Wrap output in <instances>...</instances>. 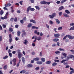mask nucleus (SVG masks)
I'll return each instance as SVG.
<instances>
[{
    "mask_svg": "<svg viewBox=\"0 0 74 74\" xmlns=\"http://www.w3.org/2000/svg\"><path fill=\"white\" fill-rule=\"evenodd\" d=\"M40 3L41 4H48V5H49V4H50L51 3V2H47L45 1H41L40 2Z\"/></svg>",
    "mask_w": 74,
    "mask_h": 74,
    "instance_id": "nucleus-1",
    "label": "nucleus"
},
{
    "mask_svg": "<svg viewBox=\"0 0 74 74\" xmlns=\"http://www.w3.org/2000/svg\"><path fill=\"white\" fill-rule=\"evenodd\" d=\"M31 6H29L27 8V12H28L29 10L31 11H34L35 9L34 8H31Z\"/></svg>",
    "mask_w": 74,
    "mask_h": 74,
    "instance_id": "nucleus-2",
    "label": "nucleus"
},
{
    "mask_svg": "<svg viewBox=\"0 0 74 74\" xmlns=\"http://www.w3.org/2000/svg\"><path fill=\"white\" fill-rule=\"evenodd\" d=\"M52 15H49V17L50 19H53L54 18V16H56V13H53L52 14Z\"/></svg>",
    "mask_w": 74,
    "mask_h": 74,
    "instance_id": "nucleus-3",
    "label": "nucleus"
},
{
    "mask_svg": "<svg viewBox=\"0 0 74 74\" xmlns=\"http://www.w3.org/2000/svg\"><path fill=\"white\" fill-rule=\"evenodd\" d=\"M13 62L14 63L13 64V66H15L16 65V60L15 58H14L12 60Z\"/></svg>",
    "mask_w": 74,
    "mask_h": 74,
    "instance_id": "nucleus-4",
    "label": "nucleus"
},
{
    "mask_svg": "<svg viewBox=\"0 0 74 74\" xmlns=\"http://www.w3.org/2000/svg\"><path fill=\"white\" fill-rule=\"evenodd\" d=\"M22 56V54L21 53H18V57L19 59H21Z\"/></svg>",
    "mask_w": 74,
    "mask_h": 74,
    "instance_id": "nucleus-5",
    "label": "nucleus"
},
{
    "mask_svg": "<svg viewBox=\"0 0 74 74\" xmlns=\"http://www.w3.org/2000/svg\"><path fill=\"white\" fill-rule=\"evenodd\" d=\"M11 5V4L10 3H7L5 4V7H10Z\"/></svg>",
    "mask_w": 74,
    "mask_h": 74,
    "instance_id": "nucleus-6",
    "label": "nucleus"
},
{
    "mask_svg": "<svg viewBox=\"0 0 74 74\" xmlns=\"http://www.w3.org/2000/svg\"><path fill=\"white\" fill-rule=\"evenodd\" d=\"M54 36L55 37L58 38L60 36V34H54Z\"/></svg>",
    "mask_w": 74,
    "mask_h": 74,
    "instance_id": "nucleus-7",
    "label": "nucleus"
},
{
    "mask_svg": "<svg viewBox=\"0 0 74 74\" xmlns=\"http://www.w3.org/2000/svg\"><path fill=\"white\" fill-rule=\"evenodd\" d=\"M59 39L58 38H55V39H53L52 40L53 41H54V42H56L57 41H59Z\"/></svg>",
    "mask_w": 74,
    "mask_h": 74,
    "instance_id": "nucleus-8",
    "label": "nucleus"
},
{
    "mask_svg": "<svg viewBox=\"0 0 74 74\" xmlns=\"http://www.w3.org/2000/svg\"><path fill=\"white\" fill-rule=\"evenodd\" d=\"M27 66L28 67L31 68V67H33V65H32V64H29L27 65Z\"/></svg>",
    "mask_w": 74,
    "mask_h": 74,
    "instance_id": "nucleus-9",
    "label": "nucleus"
},
{
    "mask_svg": "<svg viewBox=\"0 0 74 74\" xmlns=\"http://www.w3.org/2000/svg\"><path fill=\"white\" fill-rule=\"evenodd\" d=\"M24 42H23L24 44H25V45H27V43H28V41L27 40H24Z\"/></svg>",
    "mask_w": 74,
    "mask_h": 74,
    "instance_id": "nucleus-10",
    "label": "nucleus"
},
{
    "mask_svg": "<svg viewBox=\"0 0 74 74\" xmlns=\"http://www.w3.org/2000/svg\"><path fill=\"white\" fill-rule=\"evenodd\" d=\"M22 61L23 63H25V59L23 57H22L21 58Z\"/></svg>",
    "mask_w": 74,
    "mask_h": 74,
    "instance_id": "nucleus-11",
    "label": "nucleus"
},
{
    "mask_svg": "<svg viewBox=\"0 0 74 74\" xmlns=\"http://www.w3.org/2000/svg\"><path fill=\"white\" fill-rule=\"evenodd\" d=\"M63 8H64V7H63V6H60V7L59 8L58 10L59 11H61V10H62Z\"/></svg>",
    "mask_w": 74,
    "mask_h": 74,
    "instance_id": "nucleus-12",
    "label": "nucleus"
},
{
    "mask_svg": "<svg viewBox=\"0 0 74 74\" xmlns=\"http://www.w3.org/2000/svg\"><path fill=\"white\" fill-rule=\"evenodd\" d=\"M36 63L38 64H42V62L41 61H37L36 62Z\"/></svg>",
    "mask_w": 74,
    "mask_h": 74,
    "instance_id": "nucleus-13",
    "label": "nucleus"
},
{
    "mask_svg": "<svg viewBox=\"0 0 74 74\" xmlns=\"http://www.w3.org/2000/svg\"><path fill=\"white\" fill-rule=\"evenodd\" d=\"M70 59H72V58H74V56L73 55H70L69 56Z\"/></svg>",
    "mask_w": 74,
    "mask_h": 74,
    "instance_id": "nucleus-14",
    "label": "nucleus"
},
{
    "mask_svg": "<svg viewBox=\"0 0 74 74\" xmlns=\"http://www.w3.org/2000/svg\"><path fill=\"white\" fill-rule=\"evenodd\" d=\"M63 15H64V16L65 17H67V18H69V15L66 13L63 14Z\"/></svg>",
    "mask_w": 74,
    "mask_h": 74,
    "instance_id": "nucleus-15",
    "label": "nucleus"
},
{
    "mask_svg": "<svg viewBox=\"0 0 74 74\" xmlns=\"http://www.w3.org/2000/svg\"><path fill=\"white\" fill-rule=\"evenodd\" d=\"M30 21L31 22H32V23H36V21H35L33 20V19H32V20H30Z\"/></svg>",
    "mask_w": 74,
    "mask_h": 74,
    "instance_id": "nucleus-16",
    "label": "nucleus"
},
{
    "mask_svg": "<svg viewBox=\"0 0 74 74\" xmlns=\"http://www.w3.org/2000/svg\"><path fill=\"white\" fill-rule=\"evenodd\" d=\"M68 37L70 40L71 39H73V37L70 36V35H67Z\"/></svg>",
    "mask_w": 74,
    "mask_h": 74,
    "instance_id": "nucleus-17",
    "label": "nucleus"
},
{
    "mask_svg": "<svg viewBox=\"0 0 74 74\" xmlns=\"http://www.w3.org/2000/svg\"><path fill=\"white\" fill-rule=\"evenodd\" d=\"M33 60L35 61H38L39 60V58H36L33 59Z\"/></svg>",
    "mask_w": 74,
    "mask_h": 74,
    "instance_id": "nucleus-18",
    "label": "nucleus"
},
{
    "mask_svg": "<svg viewBox=\"0 0 74 74\" xmlns=\"http://www.w3.org/2000/svg\"><path fill=\"white\" fill-rule=\"evenodd\" d=\"M56 22L57 24H60V21L58 20V19H56Z\"/></svg>",
    "mask_w": 74,
    "mask_h": 74,
    "instance_id": "nucleus-19",
    "label": "nucleus"
},
{
    "mask_svg": "<svg viewBox=\"0 0 74 74\" xmlns=\"http://www.w3.org/2000/svg\"><path fill=\"white\" fill-rule=\"evenodd\" d=\"M65 11L66 14H70V12L67 10H66Z\"/></svg>",
    "mask_w": 74,
    "mask_h": 74,
    "instance_id": "nucleus-20",
    "label": "nucleus"
},
{
    "mask_svg": "<svg viewBox=\"0 0 74 74\" xmlns=\"http://www.w3.org/2000/svg\"><path fill=\"white\" fill-rule=\"evenodd\" d=\"M20 35H21V31H18L17 32V36L19 37V36H20Z\"/></svg>",
    "mask_w": 74,
    "mask_h": 74,
    "instance_id": "nucleus-21",
    "label": "nucleus"
},
{
    "mask_svg": "<svg viewBox=\"0 0 74 74\" xmlns=\"http://www.w3.org/2000/svg\"><path fill=\"white\" fill-rule=\"evenodd\" d=\"M32 29H38V27H37L34 26H32Z\"/></svg>",
    "mask_w": 74,
    "mask_h": 74,
    "instance_id": "nucleus-22",
    "label": "nucleus"
},
{
    "mask_svg": "<svg viewBox=\"0 0 74 74\" xmlns=\"http://www.w3.org/2000/svg\"><path fill=\"white\" fill-rule=\"evenodd\" d=\"M26 33L24 32L22 34L21 36L22 37H23L24 36H26Z\"/></svg>",
    "mask_w": 74,
    "mask_h": 74,
    "instance_id": "nucleus-23",
    "label": "nucleus"
},
{
    "mask_svg": "<svg viewBox=\"0 0 74 74\" xmlns=\"http://www.w3.org/2000/svg\"><path fill=\"white\" fill-rule=\"evenodd\" d=\"M3 14H4V11H3V10H1L0 12V15H3Z\"/></svg>",
    "mask_w": 74,
    "mask_h": 74,
    "instance_id": "nucleus-24",
    "label": "nucleus"
},
{
    "mask_svg": "<svg viewBox=\"0 0 74 74\" xmlns=\"http://www.w3.org/2000/svg\"><path fill=\"white\" fill-rule=\"evenodd\" d=\"M51 63V62L50 61H48L46 62V64H49Z\"/></svg>",
    "mask_w": 74,
    "mask_h": 74,
    "instance_id": "nucleus-25",
    "label": "nucleus"
},
{
    "mask_svg": "<svg viewBox=\"0 0 74 74\" xmlns=\"http://www.w3.org/2000/svg\"><path fill=\"white\" fill-rule=\"evenodd\" d=\"M41 60L43 62H44L45 61V59L44 58H41Z\"/></svg>",
    "mask_w": 74,
    "mask_h": 74,
    "instance_id": "nucleus-26",
    "label": "nucleus"
},
{
    "mask_svg": "<svg viewBox=\"0 0 74 74\" xmlns=\"http://www.w3.org/2000/svg\"><path fill=\"white\" fill-rule=\"evenodd\" d=\"M41 39V37H39L36 38V40H38V41H40V40Z\"/></svg>",
    "mask_w": 74,
    "mask_h": 74,
    "instance_id": "nucleus-27",
    "label": "nucleus"
},
{
    "mask_svg": "<svg viewBox=\"0 0 74 74\" xmlns=\"http://www.w3.org/2000/svg\"><path fill=\"white\" fill-rule=\"evenodd\" d=\"M56 65H57V63L56 62H53L52 64V66H56Z\"/></svg>",
    "mask_w": 74,
    "mask_h": 74,
    "instance_id": "nucleus-28",
    "label": "nucleus"
},
{
    "mask_svg": "<svg viewBox=\"0 0 74 74\" xmlns=\"http://www.w3.org/2000/svg\"><path fill=\"white\" fill-rule=\"evenodd\" d=\"M32 24L29 23L27 27H32Z\"/></svg>",
    "mask_w": 74,
    "mask_h": 74,
    "instance_id": "nucleus-29",
    "label": "nucleus"
},
{
    "mask_svg": "<svg viewBox=\"0 0 74 74\" xmlns=\"http://www.w3.org/2000/svg\"><path fill=\"white\" fill-rule=\"evenodd\" d=\"M9 31L10 32H13V29L11 27H10L9 29Z\"/></svg>",
    "mask_w": 74,
    "mask_h": 74,
    "instance_id": "nucleus-30",
    "label": "nucleus"
},
{
    "mask_svg": "<svg viewBox=\"0 0 74 74\" xmlns=\"http://www.w3.org/2000/svg\"><path fill=\"white\" fill-rule=\"evenodd\" d=\"M70 30H74V26H73V27H71L69 29Z\"/></svg>",
    "mask_w": 74,
    "mask_h": 74,
    "instance_id": "nucleus-31",
    "label": "nucleus"
},
{
    "mask_svg": "<svg viewBox=\"0 0 74 74\" xmlns=\"http://www.w3.org/2000/svg\"><path fill=\"white\" fill-rule=\"evenodd\" d=\"M7 69V65H5L3 66L4 70H6Z\"/></svg>",
    "mask_w": 74,
    "mask_h": 74,
    "instance_id": "nucleus-32",
    "label": "nucleus"
},
{
    "mask_svg": "<svg viewBox=\"0 0 74 74\" xmlns=\"http://www.w3.org/2000/svg\"><path fill=\"white\" fill-rule=\"evenodd\" d=\"M35 8L37 9V10H40V7L39 6H35Z\"/></svg>",
    "mask_w": 74,
    "mask_h": 74,
    "instance_id": "nucleus-33",
    "label": "nucleus"
},
{
    "mask_svg": "<svg viewBox=\"0 0 74 74\" xmlns=\"http://www.w3.org/2000/svg\"><path fill=\"white\" fill-rule=\"evenodd\" d=\"M9 41L10 43H11V42L12 41V38H10L9 39Z\"/></svg>",
    "mask_w": 74,
    "mask_h": 74,
    "instance_id": "nucleus-34",
    "label": "nucleus"
},
{
    "mask_svg": "<svg viewBox=\"0 0 74 74\" xmlns=\"http://www.w3.org/2000/svg\"><path fill=\"white\" fill-rule=\"evenodd\" d=\"M20 22L21 23H22V24H23V23H24V21H23V20H21L20 21Z\"/></svg>",
    "mask_w": 74,
    "mask_h": 74,
    "instance_id": "nucleus-35",
    "label": "nucleus"
},
{
    "mask_svg": "<svg viewBox=\"0 0 74 74\" xmlns=\"http://www.w3.org/2000/svg\"><path fill=\"white\" fill-rule=\"evenodd\" d=\"M66 0H62L61 1V4H63L64 3V2H66Z\"/></svg>",
    "mask_w": 74,
    "mask_h": 74,
    "instance_id": "nucleus-36",
    "label": "nucleus"
},
{
    "mask_svg": "<svg viewBox=\"0 0 74 74\" xmlns=\"http://www.w3.org/2000/svg\"><path fill=\"white\" fill-rule=\"evenodd\" d=\"M63 29V28L62 27H58V30H62Z\"/></svg>",
    "mask_w": 74,
    "mask_h": 74,
    "instance_id": "nucleus-37",
    "label": "nucleus"
},
{
    "mask_svg": "<svg viewBox=\"0 0 74 74\" xmlns=\"http://www.w3.org/2000/svg\"><path fill=\"white\" fill-rule=\"evenodd\" d=\"M7 58H8V56H6L3 58V59H6Z\"/></svg>",
    "mask_w": 74,
    "mask_h": 74,
    "instance_id": "nucleus-38",
    "label": "nucleus"
},
{
    "mask_svg": "<svg viewBox=\"0 0 74 74\" xmlns=\"http://www.w3.org/2000/svg\"><path fill=\"white\" fill-rule=\"evenodd\" d=\"M62 55H63V56H64V57L65 58H66V56H67V54H66V53H63V54H62Z\"/></svg>",
    "mask_w": 74,
    "mask_h": 74,
    "instance_id": "nucleus-39",
    "label": "nucleus"
},
{
    "mask_svg": "<svg viewBox=\"0 0 74 74\" xmlns=\"http://www.w3.org/2000/svg\"><path fill=\"white\" fill-rule=\"evenodd\" d=\"M49 23L50 24H51V25H52L53 23V22L52 21L50 20L49 21Z\"/></svg>",
    "mask_w": 74,
    "mask_h": 74,
    "instance_id": "nucleus-40",
    "label": "nucleus"
},
{
    "mask_svg": "<svg viewBox=\"0 0 74 74\" xmlns=\"http://www.w3.org/2000/svg\"><path fill=\"white\" fill-rule=\"evenodd\" d=\"M22 71L23 73H25L26 72V70H23Z\"/></svg>",
    "mask_w": 74,
    "mask_h": 74,
    "instance_id": "nucleus-41",
    "label": "nucleus"
},
{
    "mask_svg": "<svg viewBox=\"0 0 74 74\" xmlns=\"http://www.w3.org/2000/svg\"><path fill=\"white\" fill-rule=\"evenodd\" d=\"M55 53L56 54H59V53H60V51H56L55 52Z\"/></svg>",
    "mask_w": 74,
    "mask_h": 74,
    "instance_id": "nucleus-42",
    "label": "nucleus"
},
{
    "mask_svg": "<svg viewBox=\"0 0 74 74\" xmlns=\"http://www.w3.org/2000/svg\"><path fill=\"white\" fill-rule=\"evenodd\" d=\"M13 20H14V18L12 17L10 18V21L11 22H13Z\"/></svg>",
    "mask_w": 74,
    "mask_h": 74,
    "instance_id": "nucleus-43",
    "label": "nucleus"
},
{
    "mask_svg": "<svg viewBox=\"0 0 74 74\" xmlns=\"http://www.w3.org/2000/svg\"><path fill=\"white\" fill-rule=\"evenodd\" d=\"M59 16H61L62 15V12H60L58 14Z\"/></svg>",
    "mask_w": 74,
    "mask_h": 74,
    "instance_id": "nucleus-44",
    "label": "nucleus"
},
{
    "mask_svg": "<svg viewBox=\"0 0 74 74\" xmlns=\"http://www.w3.org/2000/svg\"><path fill=\"white\" fill-rule=\"evenodd\" d=\"M2 26L3 28H5L6 27V25H5V24H3Z\"/></svg>",
    "mask_w": 74,
    "mask_h": 74,
    "instance_id": "nucleus-45",
    "label": "nucleus"
},
{
    "mask_svg": "<svg viewBox=\"0 0 74 74\" xmlns=\"http://www.w3.org/2000/svg\"><path fill=\"white\" fill-rule=\"evenodd\" d=\"M70 51L73 53V54H74V50H70Z\"/></svg>",
    "mask_w": 74,
    "mask_h": 74,
    "instance_id": "nucleus-46",
    "label": "nucleus"
},
{
    "mask_svg": "<svg viewBox=\"0 0 74 74\" xmlns=\"http://www.w3.org/2000/svg\"><path fill=\"white\" fill-rule=\"evenodd\" d=\"M3 8L5 10H6V11H7V10H8V9H7V8L6 7H3Z\"/></svg>",
    "mask_w": 74,
    "mask_h": 74,
    "instance_id": "nucleus-47",
    "label": "nucleus"
},
{
    "mask_svg": "<svg viewBox=\"0 0 74 74\" xmlns=\"http://www.w3.org/2000/svg\"><path fill=\"white\" fill-rule=\"evenodd\" d=\"M29 1H30L31 3H34V0H29Z\"/></svg>",
    "mask_w": 74,
    "mask_h": 74,
    "instance_id": "nucleus-48",
    "label": "nucleus"
},
{
    "mask_svg": "<svg viewBox=\"0 0 74 74\" xmlns=\"http://www.w3.org/2000/svg\"><path fill=\"white\" fill-rule=\"evenodd\" d=\"M67 37H68L67 35H66L64 37L63 39L65 40V39H66V38Z\"/></svg>",
    "mask_w": 74,
    "mask_h": 74,
    "instance_id": "nucleus-49",
    "label": "nucleus"
},
{
    "mask_svg": "<svg viewBox=\"0 0 74 74\" xmlns=\"http://www.w3.org/2000/svg\"><path fill=\"white\" fill-rule=\"evenodd\" d=\"M9 37L10 38H12V35H11V34H9Z\"/></svg>",
    "mask_w": 74,
    "mask_h": 74,
    "instance_id": "nucleus-50",
    "label": "nucleus"
},
{
    "mask_svg": "<svg viewBox=\"0 0 74 74\" xmlns=\"http://www.w3.org/2000/svg\"><path fill=\"white\" fill-rule=\"evenodd\" d=\"M39 69H40V68L39 67H36L35 68V70H38Z\"/></svg>",
    "mask_w": 74,
    "mask_h": 74,
    "instance_id": "nucleus-51",
    "label": "nucleus"
},
{
    "mask_svg": "<svg viewBox=\"0 0 74 74\" xmlns=\"http://www.w3.org/2000/svg\"><path fill=\"white\" fill-rule=\"evenodd\" d=\"M54 61L55 62H59V60H55Z\"/></svg>",
    "mask_w": 74,
    "mask_h": 74,
    "instance_id": "nucleus-52",
    "label": "nucleus"
},
{
    "mask_svg": "<svg viewBox=\"0 0 74 74\" xmlns=\"http://www.w3.org/2000/svg\"><path fill=\"white\" fill-rule=\"evenodd\" d=\"M70 26H74V23H71L70 24Z\"/></svg>",
    "mask_w": 74,
    "mask_h": 74,
    "instance_id": "nucleus-53",
    "label": "nucleus"
},
{
    "mask_svg": "<svg viewBox=\"0 0 74 74\" xmlns=\"http://www.w3.org/2000/svg\"><path fill=\"white\" fill-rule=\"evenodd\" d=\"M59 51H64V50L63 49H61V48H59Z\"/></svg>",
    "mask_w": 74,
    "mask_h": 74,
    "instance_id": "nucleus-54",
    "label": "nucleus"
},
{
    "mask_svg": "<svg viewBox=\"0 0 74 74\" xmlns=\"http://www.w3.org/2000/svg\"><path fill=\"white\" fill-rule=\"evenodd\" d=\"M65 61H66V60H62V61H61V63H64V62H65Z\"/></svg>",
    "mask_w": 74,
    "mask_h": 74,
    "instance_id": "nucleus-55",
    "label": "nucleus"
},
{
    "mask_svg": "<svg viewBox=\"0 0 74 74\" xmlns=\"http://www.w3.org/2000/svg\"><path fill=\"white\" fill-rule=\"evenodd\" d=\"M18 27H19V25H15V27H16V28H18Z\"/></svg>",
    "mask_w": 74,
    "mask_h": 74,
    "instance_id": "nucleus-56",
    "label": "nucleus"
},
{
    "mask_svg": "<svg viewBox=\"0 0 74 74\" xmlns=\"http://www.w3.org/2000/svg\"><path fill=\"white\" fill-rule=\"evenodd\" d=\"M2 41V36H0V41Z\"/></svg>",
    "mask_w": 74,
    "mask_h": 74,
    "instance_id": "nucleus-57",
    "label": "nucleus"
},
{
    "mask_svg": "<svg viewBox=\"0 0 74 74\" xmlns=\"http://www.w3.org/2000/svg\"><path fill=\"white\" fill-rule=\"evenodd\" d=\"M57 4H60V1H58L56 2Z\"/></svg>",
    "mask_w": 74,
    "mask_h": 74,
    "instance_id": "nucleus-58",
    "label": "nucleus"
},
{
    "mask_svg": "<svg viewBox=\"0 0 74 74\" xmlns=\"http://www.w3.org/2000/svg\"><path fill=\"white\" fill-rule=\"evenodd\" d=\"M14 22H16L17 21V18L15 17L14 19Z\"/></svg>",
    "mask_w": 74,
    "mask_h": 74,
    "instance_id": "nucleus-59",
    "label": "nucleus"
},
{
    "mask_svg": "<svg viewBox=\"0 0 74 74\" xmlns=\"http://www.w3.org/2000/svg\"><path fill=\"white\" fill-rule=\"evenodd\" d=\"M56 44L54 43L52 45V47H56Z\"/></svg>",
    "mask_w": 74,
    "mask_h": 74,
    "instance_id": "nucleus-60",
    "label": "nucleus"
},
{
    "mask_svg": "<svg viewBox=\"0 0 74 74\" xmlns=\"http://www.w3.org/2000/svg\"><path fill=\"white\" fill-rule=\"evenodd\" d=\"M20 4L21 5H22V3H23V1H21L19 2Z\"/></svg>",
    "mask_w": 74,
    "mask_h": 74,
    "instance_id": "nucleus-61",
    "label": "nucleus"
},
{
    "mask_svg": "<svg viewBox=\"0 0 74 74\" xmlns=\"http://www.w3.org/2000/svg\"><path fill=\"white\" fill-rule=\"evenodd\" d=\"M24 21H26V17H25L23 19Z\"/></svg>",
    "mask_w": 74,
    "mask_h": 74,
    "instance_id": "nucleus-62",
    "label": "nucleus"
},
{
    "mask_svg": "<svg viewBox=\"0 0 74 74\" xmlns=\"http://www.w3.org/2000/svg\"><path fill=\"white\" fill-rule=\"evenodd\" d=\"M9 55L10 57H12V53H9Z\"/></svg>",
    "mask_w": 74,
    "mask_h": 74,
    "instance_id": "nucleus-63",
    "label": "nucleus"
},
{
    "mask_svg": "<svg viewBox=\"0 0 74 74\" xmlns=\"http://www.w3.org/2000/svg\"><path fill=\"white\" fill-rule=\"evenodd\" d=\"M17 12L18 14H19V13H21V11H20L19 10H18L17 11Z\"/></svg>",
    "mask_w": 74,
    "mask_h": 74,
    "instance_id": "nucleus-64",
    "label": "nucleus"
}]
</instances>
